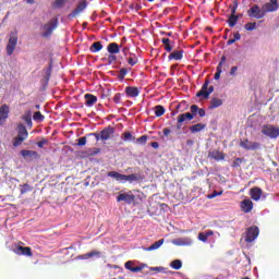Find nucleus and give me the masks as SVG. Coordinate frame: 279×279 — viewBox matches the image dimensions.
<instances>
[{
	"instance_id": "nucleus-1",
	"label": "nucleus",
	"mask_w": 279,
	"mask_h": 279,
	"mask_svg": "<svg viewBox=\"0 0 279 279\" xmlns=\"http://www.w3.org/2000/svg\"><path fill=\"white\" fill-rule=\"evenodd\" d=\"M17 44H19V36H16V32H11L9 34V41L7 45V54L12 56V53H14V49H16Z\"/></svg>"
},
{
	"instance_id": "nucleus-2",
	"label": "nucleus",
	"mask_w": 279,
	"mask_h": 279,
	"mask_svg": "<svg viewBox=\"0 0 279 279\" xmlns=\"http://www.w3.org/2000/svg\"><path fill=\"white\" fill-rule=\"evenodd\" d=\"M262 134H264V136H268V138H278L279 128L271 124L264 125L262 128Z\"/></svg>"
},
{
	"instance_id": "nucleus-3",
	"label": "nucleus",
	"mask_w": 279,
	"mask_h": 279,
	"mask_svg": "<svg viewBox=\"0 0 279 279\" xmlns=\"http://www.w3.org/2000/svg\"><path fill=\"white\" fill-rule=\"evenodd\" d=\"M88 0H80L76 8L68 15V19L71 21L72 19H75V16H80L86 8H88Z\"/></svg>"
},
{
	"instance_id": "nucleus-4",
	"label": "nucleus",
	"mask_w": 279,
	"mask_h": 279,
	"mask_svg": "<svg viewBox=\"0 0 279 279\" xmlns=\"http://www.w3.org/2000/svg\"><path fill=\"white\" fill-rule=\"evenodd\" d=\"M57 27H58V20L53 17L47 24L44 25V32L41 36H44V38H49V36L53 34V29H57Z\"/></svg>"
},
{
	"instance_id": "nucleus-5",
	"label": "nucleus",
	"mask_w": 279,
	"mask_h": 279,
	"mask_svg": "<svg viewBox=\"0 0 279 279\" xmlns=\"http://www.w3.org/2000/svg\"><path fill=\"white\" fill-rule=\"evenodd\" d=\"M210 81L206 80L205 83L202 86V89L197 92L196 97H203V99H208L210 97V94L215 92L214 86H209Z\"/></svg>"
},
{
	"instance_id": "nucleus-6",
	"label": "nucleus",
	"mask_w": 279,
	"mask_h": 279,
	"mask_svg": "<svg viewBox=\"0 0 279 279\" xmlns=\"http://www.w3.org/2000/svg\"><path fill=\"white\" fill-rule=\"evenodd\" d=\"M265 10L260 9L258 4H254L247 11V16H250L251 19H265Z\"/></svg>"
},
{
	"instance_id": "nucleus-7",
	"label": "nucleus",
	"mask_w": 279,
	"mask_h": 279,
	"mask_svg": "<svg viewBox=\"0 0 279 279\" xmlns=\"http://www.w3.org/2000/svg\"><path fill=\"white\" fill-rule=\"evenodd\" d=\"M258 234H260V230L258 227L253 226L246 230V236L245 241L246 243H253V241H256L258 239Z\"/></svg>"
},
{
	"instance_id": "nucleus-8",
	"label": "nucleus",
	"mask_w": 279,
	"mask_h": 279,
	"mask_svg": "<svg viewBox=\"0 0 279 279\" xmlns=\"http://www.w3.org/2000/svg\"><path fill=\"white\" fill-rule=\"evenodd\" d=\"M240 147H242V149H246V151H256V149H260V143L244 140L240 142Z\"/></svg>"
},
{
	"instance_id": "nucleus-9",
	"label": "nucleus",
	"mask_w": 279,
	"mask_h": 279,
	"mask_svg": "<svg viewBox=\"0 0 279 279\" xmlns=\"http://www.w3.org/2000/svg\"><path fill=\"white\" fill-rule=\"evenodd\" d=\"M117 202H124L125 204H134V202H136V196L133 195L132 192H128V193H119V195L117 196Z\"/></svg>"
},
{
	"instance_id": "nucleus-10",
	"label": "nucleus",
	"mask_w": 279,
	"mask_h": 279,
	"mask_svg": "<svg viewBox=\"0 0 279 279\" xmlns=\"http://www.w3.org/2000/svg\"><path fill=\"white\" fill-rule=\"evenodd\" d=\"M278 9H279L278 0H268V2H266L262 7V10H264L266 14H268L269 12H278Z\"/></svg>"
},
{
	"instance_id": "nucleus-11",
	"label": "nucleus",
	"mask_w": 279,
	"mask_h": 279,
	"mask_svg": "<svg viewBox=\"0 0 279 279\" xmlns=\"http://www.w3.org/2000/svg\"><path fill=\"white\" fill-rule=\"evenodd\" d=\"M172 244L179 247H189L193 245V239L185 236L172 240Z\"/></svg>"
},
{
	"instance_id": "nucleus-12",
	"label": "nucleus",
	"mask_w": 279,
	"mask_h": 279,
	"mask_svg": "<svg viewBox=\"0 0 279 279\" xmlns=\"http://www.w3.org/2000/svg\"><path fill=\"white\" fill-rule=\"evenodd\" d=\"M114 132H117V130L112 125L105 128L102 131H100L101 141H110V138L114 136Z\"/></svg>"
},
{
	"instance_id": "nucleus-13",
	"label": "nucleus",
	"mask_w": 279,
	"mask_h": 279,
	"mask_svg": "<svg viewBox=\"0 0 279 279\" xmlns=\"http://www.w3.org/2000/svg\"><path fill=\"white\" fill-rule=\"evenodd\" d=\"M124 93L129 99H134L141 95V88L136 86H126Z\"/></svg>"
},
{
	"instance_id": "nucleus-14",
	"label": "nucleus",
	"mask_w": 279,
	"mask_h": 279,
	"mask_svg": "<svg viewBox=\"0 0 279 279\" xmlns=\"http://www.w3.org/2000/svg\"><path fill=\"white\" fill-rule=\"evenodd\" d=\"M125 269H128L129 271H132V274H138V271H143V269H145V267H147V265L142 264L140 266H134V262L129 260L124 264Z\"/></svg>"
},
{
	"instance_id": "nucleus-15",
	"label": "nucleus",
	"mask_w": 279,
	"mask_h": 279,
	"mask_svg": "<svg viewBox=\"0 0 279 279\" xmlns=\"http://www.w3.org/2000/svg\"><path fill=\"white\" fill-rule=\"evenodd\" d=\"M13 252L14 254H17V256H33L32 248L29 246H15Z\"/></svg>"
},
{
	"instance_id": "nucleus-16",
	"label": "nucleus",
	"mask_w": 279,
	"mask_h": 279,
	"mask_svg": "<svg viewBox=\"0 0 279 279\" xmlns=\"http://www.w3.org/2000/svg\"><path fill=\"white\" fill-rule=\"evenodd\" d=\"M20 154L25 160H36L39 157L38 153L35 150L23 149L20 151Z\"/></svg>"
},
{
	"instance_id": "nucleus-17",
	"label": "nucleus",
	"mask_w": 279,
	"mask_h": 279,
	"mask_svg": "<svg viewBox=\"0 0 279 279\" xmlns=\"http://www.w3.org/2000/svg\"><path fill=\"white\" fill-rule=\"evenodd\" d=\"M208 158H210L211 160H216L217 162L221 161V160H226V154L215 149V150H210L208 153Z\"/></svg>"
},
{
	"instance_id": "nucleus-18",
	"label": "nucleus",
	"mask_w": 279,
	"mask_h": 279,
	"mask_svg": "<svg viewBox=\"0 0 279 279\" xmlns=\"http://www.w3.org/2000/svg\"><path fill=\"white\" fill-rule=\"evenodd\" d=\"M8 117H10V106L4 104L0 107V125H3V122Z\"/></svg>"
},
{
	"instance_id": "nucleus-19",
	"label": "nucleus",
	"mask_w": 279,
	"mask_h": 279,
	"mask_svg": "<svg viewBox=\"0 0 279 279\" xmlns=\"http://www.w3.org/2000/svg\"><path fill=\"white\" fill-rule=\"evenodd\" d=\"M241 208L243 210V213H252L253 208H254V203L252 202V199L250 198H245L241 202Z\"/></svg>"
},
{
	"instance_id": "nucleus-20",
	"label": "nucleus",
	"mask_w": 279,
	"mask_h": 279,
	"mask_svg": "<svg viewBox=\"0 0 279 279\" xmlns=\"http://www.w3.org/2000/svg\"><path fill=\"white\" fill-rule=\"evenodd\" d=\"M108 178H113V180H116L117 182H120V184H125V174H121L117 171H109L108 172Z\"/></svg>"
},
{
	"instance_id": "nucleus-21",
	"label": "nucleus",
	"mask_w": 279,
	"mask_h": 279,
	"mask_svg": "<svg viewBox=\"0 0 279 279\" xmlns=\"http://www.w3.org/2000/svg\"><path fill=\"white\" fill-rule=\"evenodd\" d=\"M251 199L254 202H259L260 197H263V190L260 187H253L250 190Z\"/></svg>"
},
{
	"instance_id": "nucleus-22",
	"label": "nucleus",
	"mask_w": 279,
	"mask_h": 279,
	"mask_svg": "<svg viewBox=\"0 0 279 279\" xmlns=\"http://www.w3.org/2000/svg\"><path fill=\"white\" fill-rule=\"evenodd\" d=\"M17 136L20 138H24L25 141H27L29 133L27 132V128L25 126V124L23 123L17 124Z\"/></svg>"
},
{
	"instance_id": "nucleus-23",
	"label": "nucleus",
	"mask_w": 279,
	"mask_h": 279,
	"mask_svg": "<svg viewBox=\"0 0 279 279\" xmlns=\"http://www.w3.org/2000/svg\"><path fill=\"white\" fill-rule=\"evenodd\" d=\"M101 258V253L99 251H92L89 253L80 255L78 258H81V260H88V258Z\"/></svg>"
},
{
	"instance_id": "nucleus-24",
	"label": "nucleus",
	"mask_w": 279,
	"mask_h": 279,
	"mask_svg": "<svg viewBox=\"0 0 279 279\" xmlns=\"http://www.w3.org/2000/svg\"><path fill=\"white\" fill-rule=\"evenodd\" d=\"M223 64H226V56H222L220 59V62L218 63V66L216 69L217 72L215 73V76H214L215 80H219L221 77V73H223V70H222Z\"/></svg>"
},
{
	"instance_id": "nucleus-25",
	"label": "nucleus",
	"mask_w": 279,
	"mask_h": 279,
	"mask_svg": "<svg viewBox=\"0 0 279 279\" xmlns=\"http://www.w3.org/2000/svg\"><path fill=\"white\" fill-rule=\"evenodd\" d=\"M85 106L87 108H93V106H95V104H97V96L92 95V94H85Z\"/></svg>"
},
{
	"instance_id": "nucleus-26",
	"label": "nucleus",
	"mask_w": 279,
	"mask_h": 279,
	"mask_svg": "<svg viewBox=\"0 0 279 279\" xmlns=\"http://www.w3.org/2000/svg\"><path fill=\"white\" fill-rule=\"evenodd\" d=\"M184 58V50H175L168 56V60L180 61Z\"/></svg>"
},
{
	"instance_id": "nucleus-27",
	"label": "nucleus",
	"mask_w": 279,
	"mask_h": 279,
	"mask_svg": "<svg viewBox=\"0 0 279 279\" xmlns=\"http://www.w3.org/2000/svg\"><path fill=\"white\" fill-rule=\"evenodd\" d=\"M108 53L117 54L121 51V47L117 43H111L107 46Z\"/></svg>"
},
{
	"instance_id": "nucleus-28",
	"label": "nucleus",
	"mask_w": 279,
	"mask_h": 279,
	"mask_svg": "<svg viewBox=\"0 0 279 279\" xmlns=\"http://www.w3.org/2000/svg\"><path fill=\"white\" fill-rule=\"evenodd\" d=\"M179 123H185V125L189 123V121H193V116H191V112L181 113L178 116Z\"/></svg>"
},
{
	"instance_id": "nucleus-29",
	"label": "nucleus",
	"mask_w": 279,
	"mask_h": 279,
	"mask_svg": "<svg viewBox=\"0 0 279 279\" xmlns=\"http://www.w3.org/2000/svg\"><path fill=\"white\" fill-rule=\"evenodd\" d=\"M163 243H165V239H160V240L156 241L155 243H153L150 246L146 247L145 251L154 252V250H160V247H162Z\"/></svg>"
},
{
	"instance_id": "nucleus-30",
	"label": "nucleus",
	"mask_w": 279,
	"mask_h": 279,
	"mask_svg": "<svg viewBox=\"0 0 279 279\" xmlns=\"http://www.w3.org/2000/svg\"><path fill=\"white\" fill-rule=\"evenodd\" d=\"M220 106H223V100H221L220 98H213L209 102V110H215Z\"/></svg>"
},
{
	"instance_id": "nucleus-31",
	"label": "nucleus",
	"mask_w": 279,
	"mask_h": 279,
	"mask_svg": "<svg viewBox=\"0 0 279 279\" xmlns=\"http://www.w3.org/2000/svg\"><path fill=\"white\" fill-rule=\"evenodd\" d=\"M22 119L25 121L27 128H32V125H34L32 122V110L25 111V113L22 116Z\"/></svg>"
},
{
	"instance_id": "nucleus-32",
	"label": "nucleus",
	"mask_w": 279,
	"mask_h": 279,
	"mask_svg": "<svg viewBox=\"0 0 279 279\" xmlns=\"http://www.w3.org/2000/svg\"><path fill=\"white\" fill-rule=\"evenodd\" d=\"M101 49H104V45L101 44V41H96V43L92 44L89 51L92 53H99V51H101Z\"/></svg>"
},
{
	"instance_id": "nucleus-33",
	"label": "nucleus",
	"mask_w": 279,
	"mask_h": 279,
	"mask_svg": "<svg viewBox=\"0 0 279 279\" xmlns=\"http://www.w3.org/2000/svg\"><path fill=\"white\" fill-rule=\"evenodd\" d=\"M203 130H206V124L197 123L190 126V132H192V134H197V132H202Z\"/></svg>"
},
{
	"instance_id": "nucleus-34",
	"label": "nucleus",
	"mask_w": 279,
	"mask_h": 279,
	"mask_svg": "<svg viewBox=\"0 0 279 279\" xmlns=\"http://www.w3.org/2000/svg\"><path fill=\"white\" fill-rule=\"evenodd\" d=\"M161 43H162V45H165V49L168 53H171V51H173V46L171 45V39L162 38Z\"/></svg>"
},
{
	"instance_id": "nucleus-35",
	"label": "nucleus",
	"mask_w": 279,
	"mask_h": 279,
	"mask_svg": "<svg viewBox=\"0 0 279 279\" xmlns=\"http://www.w3.org/2000/svg\"><path fill=\"white\" fill-rule=\"evenodd\" d=\"M229 27H234L236 23H239V16L238 15H230L227 21Z\"/></svg>"
},
{
	"instance_id": "nucleus-36",
	"label": "nucleus",
	"mask_w": 279,
	"mask_h": 279,
	"mask_svg": "<svg viewBox=\"0 0 279 279\" xmlns=\"http://www.w3.org/2000/svg\"><path fill=\"white\" fill-rule=\"evenodd\" d=\"M122 141H124L125 143H132L133 141H135V137L132 135V133L124 132L122 134Z\"/></svg>"
},
{
	"instance_id": "nucleus-37",
	"label": "nucleus",
	"mask_w": 279,
	"mask_h": 279,
	"mask_svg": "<svg viewBox=\"0 0 279 279\" xmlns=\"http://www.w3.org/2000/svg\"><path fill=\"white\" fill-rule=\"evenodd\" d=\"M129 73H130V70H128L126 68L120 69L118 74V80H120V82H123L125 80V75H128Z\"/></svg>"
},
{
	"instance_id": "nucleus-38",
	"label": "nucleus",
	"mask_w": 279,
	"mask_h": 279,
	"mask_svg": "<svg viewBox=\"0 0 279 279\" xmlns=\"http://www.w3.org/2000/svg\"><path fill=\"white\" fill-rule=\"evenodd\" d=\"M52 70H53V65H51V64L46 69V75L44 76L46 86H47V84H49V80H51V71Z\"/></svg>"
},
{
	"instance_id": "nucleus-39",
	"label": "nucleus",
	"mask_w": 279,
	"mask_h": 279,
	"mask_svg": "<svg viewBox=\"0 0 279 279\" xmlns=\"http://www.w3.org/2000/svg\"><path fill=\"white\" fill-rule=\"evenodd\" d=\"M125 182H138V180H141L138 174H125Z\"/></svg>"
},
{
	"instance_id": "nucleus-40",
	"label": "nucleus",
	"mask_w": 279,
	"mask_h": 279,
	"mask_svg": "<svg viewBox=\"0 0 279 279\" xmlns=\"http://www.w3.org/2000/svg\"><path fill=\"white\" fill-rule=\"evenodd\" d=\"M165 114V107L162 105H158L155 107V116L162 117Z\"/></svg>"
},
{
	"instance_id": "nucleus-41",
	"label": "nucleus",
	"mask_w": 279,
	"mask_h": 279,
	"mask_svg": "<svg viewBox=\"0 0 279 279\" xmlns=\"http://www.w3.org/2000/svg\"><path fill=\"white\" fill-rule=\"evenodd\" d=\"M170 267L172 268V269H182V260H180V259H174L173 262H171V264H170Z\"/></svg>"
},
{
	"instance_id": "nucleus-42",
	"label": "nucleus",
	"mask_w": 279,
	"mask_h": 279,
	"mask_svg": "<svg viewBox=\"0 0 279 279\" xmlns=\"http://www.w3.org/2000/svg\"><path fill=\"white\" fill-rule=\"evenodd\" d=\"M243 160H244V159L241 158V157L235 158V159L233 160L231 167H233V169H236V168L241 167V165H243Z\"/></svg>"
},
{
	"instance_id": "nucleus-43",
	"label": "nucleus",
	"mask_w": 279,
	"mask_h": 279,
	"mask_svg": "<svg viewBox=\"0 0 279 279\" xmlns=\"http://www.w3.org/2000/svg\"><path fill=\"white\" fill-rule=\"evenodd\" d=\"M190 110H191V116H192V119H195V117H197V112L199 110V107L197 105H192L190 107Z\"/></svg>"
},
{
	"instance_id": "nucleus-44",
	"label": "nucleus",
	"mask_w": 279,
	"mask_h": 279,
	"mask_svg": "<svg viewBox=\"0 0 279 279\" xmlns=\"http://www.w3.org/2000/svg\"><path fill=\"white\" fill-rule=\"evenodd\" d=\"M244 28L246 29V32H254V29H256V23L248 22L244 25Z\"/></svg>"
},
{
	"instance_id": "nucleus-45",
	"label": "nucleus",
	"mask_w": 279,
	"mask_h": 279,
	"mask_svg": "<svg viewBox=\"0 0 279 279\" xmlns=\"http://www.w3.org/2000/svg\"><path fill=\"white\" fill-rule=\"evenodd\" d=\"M34 121H39L43 122L45 121V116H43V113H40V111H36L33 116Z\"/></svg>"
},
{
	"instance_id": "nucleus-46",
	"label": "nucleus",
	"mask_w": 279,
	"mask_h": 279,
	"mask_svg": "<svg viewBox=\"0 0 279 279\" xmlns=\"http://www.w3.org/2000/svg\"><path fill=\"white\" fill-rule=\"evenodd\" d=\"M25 138L16 136L13 141V147H21Z\"/></svg>"
},
{
	"instance_id": "nucleus-47",
	"label": "nucleus",
	"mask_w": 279,
	"mask_h": 279,
	"mask_svg": "<svg viewBox=\"0 0 279 279\" xmlns=\"http://www.w3.org/2000/svg\"><path fill=\"white\" fill-rule=\"evenodd\" d=\"M130 66H136L138 64V57L133 56L128 59Z\"/></svg>"
},
{
	"instance_id": "nucleus-48",
	"label": "nucleus",
	"mask_w": 279,
	"mask_h": 279,
	"mask_svg": "<svg viewBox=\"0 0 279 279\" xmlns=\"http://www.w3.org/2000/svg\"><path fill=\"white\" fill-rule=\"evenodd\" d=\"M29 191H32V186L29 184H24L21 185V194L25 195V193H29Z\"/></svg>"
},
{
	"instance_id": "nucleus-49",
	"label": "nucleus",
	"mask_w": 279,
	"mask_h": 279,
	"mask_svg": "<svg viewBox=\"0 0 279 279\" xmlns=\"http://www.w3.org/2000/svg\"><path fill=\"white\" fill-rule=\"evenodd\" d=\"M108 64H114L117 62V54H109L107 59H105Z\"/></svg>"
},
{
	"instance_id": "nucleus-50",
	"label": "nucleus",
	"mask_w": 279,
	"mask_h": 279,
	"mask_svg": "<svg viewBox=\"0 0 279 279\" xmlns=\"http://www.w3.org/2000/svg\"><path fill=\"white\" fill-rule=\"evenodd\" d=\"M219 195H223V191H220V192H217L215 191L214 193L211 194H208V199H215V197H219Z\"/></svg>"
},
{
	"instance_id": "nucleus-51",
	"label": "nucleus",
	"mask_w": 279,
	"mask_h": 279,
	"mask_svg": "<svg viewBox=\"0 0 279 279\" xmlns=\"http://www.w3.org/2000/svg\"><path fill=\"white\" fill-rule=\"evenodd\" d=\"M198 240H201L203 243H207L208 235H206V233H204V232H201V233H198Z\"/></svg>"
},
{
	"instance_id": "nucleus-52",
	"label": "nucleus",
	"mask_w": 279,
	"mask_h": 279,
	"mask_svg": "<svg viewBox=\"0 0 279 279\" xmlns=\"http://www.w3.org/2000/svg\"><path fill=\"white\" fill-rule=\"evenodd\" d=\"M69 0H56L54 1V8H63L64 3H66Z\"/></svg>"
},
{
	"instance_id": "nucleus-53",
	"label": "nucleus",
	"mask_w": 279,
	"mask_h": 279,
	"mask_svg": "<svg viewBox=\"0 0 279 279\" xmlns=\"http://www.w3.org/2000/svg\"><path fill=\"white\" fill-rule=\"evenodd\" d=\"M88 136H94L97 141V143H99V141H101V133H89Z\"/></svg>"
},
{
	"instance_id": "nucleus-54",
	"label": "nucleus",
	"mask_w": 279,
	"mask_h": 279,
	"mask_svg": "<svg viewBox=\"0 0 279 279\" xmlns=\"http://www.w3.org/2000/svg\"><path fill=\"white\" fill-rule=\"evenodd\" d=\"M77 145L78 147H84V145H86V137H80L77 140Z\"/></svg>"
},
{
	"instance_id": "nucleus-55",
	"label": "nucleus",
	"mask_w": 279,
	"mask_h": 279,
	"mask_svg": "<svg viewBox=\"0 0 279 279\" xmlns=\"http://www.w3.org/2000/svg\"><path fill=\"white\" fill-rule=\"evenodd\" d=\"M137 143L145 145V143H147V135H142L140 138H137Z\"/></svg>"
},
{
	"instance_id": "nucleus-56",
	"label": "nucleus",
	"mask_w": 279,
	"mask_h": 279,
	"mask_svg": "<svg viewBox=\"0 0 279 279\" xmlns=\"http://www.w3.org/2000/svg\"><path fill=\"white\" fill-rule=\"evenodd\" d=\"M114 104H121V93H117L113 97Z\"/></svg>"
},
{
	"instance_id": "nucleus-57",
	"label": "nucleus",
	"mask_w": 279,
	"mask_h": 279,
	"mask_svg": "<svg viewBox=\"0 0 279 279\" xmlns=\"http://www.w3.org/2000/svg\"><path fill=\"white\" fill-rule=\"evenodd\" d=\"M47 143H48L47 140H41L40 142L37 143V147H39V149H43V147H45Z\"/></svg>"
},
{
	"instance_id": "nucleus-58",
	"label": "nucleus",
	"mask_w": 279,
	"mask_h": 279,
	"mask_svg": "<svg viewBox=\"0 0 279 279\" xmlns=\"http://www.w3.org/2000/svg\"><path fill=\"white\" fill-rule=\"evenodd\" d=\"M236 71H239V66L236 65L232 66L230 70V75L234 77V75H236Z\"/></svg>"
},
{
	"instance_id": "nucleus-59",
	"label": "nucleus",
	"mask_w": 279,
	"mask_h": 279,
	"mask_svg": "<svg viewBox=\"0 0 279 279\" xmlns=\"http://www.w3.org/2000/svg\"><path fill=\"white\" fill-rule=\"evenodd\" d=\"M197 114H198L199 117H206V110L198 108Z\"/></svg>"
},
{
	"instance_id": "nucleus-60",
	"label": "nucleus",
	"mask_w": 279,
	"mask_h": 279,
	"mask_svg": "<svg viewBox=\"0 0 279 279\" xmlns=\"http://www.w3.org/2000/svg\"><path fill=\"white\" fill-rule=\"evenodd\" d=\"M150 147H153L154 149H158V147H160V144H158V142H153L150 144Z\"/></svg>"
},
{
	"instance_id": "nucleus-61",
	"label": "nucleus",
	"mask_w": 279,
	"mask_h": 279,
	"mask_svg": "<svg viewBox=\"0 0 279 279\" xmlns=\"http://www.w3.org/2000/svg\"><path fill=\"white\" fill-rule=\"evenodd\" d=\"M233 40H241V34H239V33H234V35H233Z\"/></svg>"
},
{
	"instance_id": "nucleus-62",
	"label": "nucleus",
	"mask_w": 279,
	"mask_h": 279,
	"mask_svg": "<svg viewBox=\"0 0 279 279\" xmlns=\"http://www.w3.org/2000/svg\"><path fill=\"white\" fill-rule=\"evenodd\" d=\"M162 267H150V271H162Z\"/></svg>"
},
{
	"instance_id": "nucleus-63",
	"label": "nucleus",
	"mask_w": 279,
	"mask_h": 279,
	"mask_svg": "<svg viewBox=\"0 0 279 279\" xmlns=\"http://www.w3.org/2000/svg\"><path fill=\"white\" fill-rule=\"evenodd\" d=\"M101 149L99 148H93V153H92V156H95L97 154H100Z\"/></svg>"
},
{
	"instance_id": "nucleus-64",
	"label": "nucleus",
	"mask_w": 279,
	"mask_h": 279,
	"mask_svg": "<svg viewBox=\"0 0 279 279\" xmlns=\"http://www.w3.org/2000/svg\"><path fill=\"white\" fill-rule=\"evenodd\" d=\"M171 134V130L163 129V136H169Z\"/></svg>"
}]
</instances>
